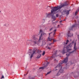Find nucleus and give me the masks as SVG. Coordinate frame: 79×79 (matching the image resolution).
I'll list each match as a JSON object with an SVG mask.
<instances>
[{
  "mask_svg": "<svg viewBox=\"0 0 79 79\" xmlns=\"http://www.w3.org/2000/svg\"><path fill=\"white\" fill-rule=\"evenodd\" d=\"M56 17H58V14H56Z\"/></svg>",
  "mask_w": 79,
  "mask_h": 79,
  "instance_id": "obj_26",
  "label": "nucleus"
},
{
  "mask_svg": "<svg viewBox=\"0 0 79 79\" xmlns=\"http://www.w3.org/2000/svg\"><path fill=\"white\" fill-rule=\"evenodd\" d=\"M60 27V25H58L57 26V28H59Z\"/></svg>",
  "mask_w": 79,
  "mask_h": 79,
  "instance_id": "obj_28",
  "label": "nucleus"
},
{
  "mask_svg": "<svg viewBox=\"0 0 79 79\" xmlns=\"http://www.w3.org/2000/svg\"><path fill=\"white\" fill-rule=\"evenodd\" d=\"M48 48L49 49V50H51V49H52V48H50L49 47H48Z\"/></svg>",
  "mask_w": 79,
  "mask_h": 79,
  "instance_id": "obj_25",
  "label": "nucleus"
},
{
  "mask_svg": "<svg viewBox=\"0 0 79 79\" xmlns=\"http://www.w3.org/2000/svg\"><path fill=\"white\" fill-rule=\"evenodd\" d=\"M74 42V41L72 42V43H73Z\"/></svg>",
  "mask_w": 79,
  "mask_h": 79,
  "instance_id": "obj_43",
  "label": "nucleus"
},
{
  "mask_svg": "<svg viewBox=\"0 0 79 79\" xmlns=\"http://www.w3.org/2000/svg\"><path fill=\"white\" fill-rule=\"evenodd\" d=\"M47 68L46 66H44L42 67H40L39 68V69H45Z\"/></svg>",
  "mask_w": 79,
  "mask_h": 79,
  "instance_id": "obj_10",
  "label": "nucleus"
},
{
  "mask_svg": "<svg viewBox=\"0 0 79 79\" xmlns=\"http://www.w3.org/2000/svg\"><path fill=\"white\" fill-rule=\"evenodd\" d=\"M71 43L69 45L67 46V47L64 48L63 50H62V52L63 54H64L65 53H67L69 51L72 50V49H69V48H72V46Z\"/></svg>",
  "mask_w": 79,
  "mask_h": 79,
  "instance_id": "obj_3",
  "label": "nucleus"
},
{
  "mask_svg": "<svg viewBox=\"0 0 79 79\" xmlns=\"http://www.w3.org/2000/svg\"><path fill=\"white\" fill-rule=\"evenodd\" d=\"M57 70H58V69H56L55 70V71H56Z\"/></svg>",
  "mask_w": 79,
  "mask_h": 79,
  "instance_id": "obj_42",
  "label": "nucleus"
},
{
  "mask_svg": "<svg viewBox=\"0 0 79 79\" xmlns=\"http://www.w3.org/2000/svg\"><path fill=\"white\" fill-rule=\"evenodd\" d=\"M2 79H5V77H4V76L3 75H2L1 77Z\"/></svg>",
  "mask_w": 79,
  "mask_h": 79,
  "instance_id": "obj_22",
  "label": "nucleus"
},
{
  "mask_svg": "<svg viewBox=\"0 0 79 79\" xmlns=\"http://www.w3.org/2000/svg\"><path fill=\"white\" fill-rule=\"evenodd\" d=\"M50 72H48L46 74V75H47L48 74H50Z\"/></svg>",
  "mask_w": 79,
  "mask_h": 79,
  "instance_id": "obj_24",
  "label": "nucleus"
},
{
  "mask_svg": "<svg viewBox=\"0 0 79 79\" xmlns=\"http://www.w3.org/2000/svg\"><path fill=\"white\" fill-rule=\"evenodd\" d=\"M53 24H55V22H53Z\"/></svg>",
  "mask_w": 79,
  "mask_h": 79,
  "instance_id": "obj_40",
  "label": "nucleus"
},
{
  "mask_svg": "<svg viewBox=\"0 0 79 79\" xmlns=\"http://www.w3.org/2000/svg\"><path fill=\"white\" fill-rule=\"evenodd\" d=\"M29 79H33V78L32 77L31 78H29Z\"/></svg>",
  "mask_w": 79,
  "mask_h": 79,
  "instance_id": "obj_32",
  "label": "nucleus"
},
{
  "mask_svg": "<svg viewBox=\"0 0 79 79\" xmlns=\"http://www.w3.org/2000/svg\"><path fill=\"white\" fill-rule=\"evenodd\" d=\"M69 56H67V57H65L63 60L61 61L60 63L59 64V67L61 68V65L62 64L64 63H67L68 60V57Z\"/></svg>",
  "mask_w": 79,
  "mask_h": 79,
  "instance_id": "obj_4",
  "label": "nucleus"
},
{
  "mask_svg": "<svg viewBox=\"0 0 79 79\" xmlns=\"http://www.w3.org/2000/svg\"><path fill=\"white\" fill-rule=\"evenodd\" d=\"M55 54H53L52 56V58H55Z\"/></svg>",
  "mask_w": 79,
  "mask_h": 79,
  "instance_id": "obj_15",
  "label": "nucleus"
},
{
  "mask_svg": "<svg viewBox=\"0 0 79 79\" xmlns=\"http://www.w3.org/2000/svg\"><path fill=\"white\" fill-rule=\"evenodd\" d=\"M30 41H31V40H29V41H28V42H30Z\"/></svg>",
  "mask_w": 79,
  "mask_h": 79,
  "instance_id": "obj_39",
  "label": "nucleus"
},
{
  "mask_svg": "<svg viewBox=\"0 0 79 79\" xmlns=\"http://www.w3.org/2000/svg\"><path fill=\"white\" fill-rule=\"evenodd\" d=\"M40 34H41L40 35V36L39 39H38L37 38L35 37V36L34 35L32 38L33 39V40L31 41V42L34 44L35 45V44H40V40H42L41 38L42 37V35H43V31H42V30L40 29Z\"/></svg>",
  "mask_w": 79,
  "mask_h": 79,
  "instance_id": "obj_2",
  "label": "nucleus"
},
{
  "mask_svg": "<svg viewBox=\"0 0 79 79\" xmlns=\"http://www.w3.org/2000/svg\"><path fill=\"white\" fill-rule=\"evenodd\" d=\"M52 19H54L55 18H56V17H55V16L52 15Z\"/></svg>",
  "mask_w": 79,
  "mask_h": 79,
  "instance_id": "obj_18",
  "label": "nucleus"
},
{
  "mask_svg": "<svg viewBox=\"0 0 79 79\" xmlns=\"http://www.w3.org/2000/svg\"><path fill=\"white\" fill-rule=\"evenodd\" d=\"M0 13H1V11H0Z\"/></svg>",
  "mask_w": 79,
  "mask_h": 79,
  "instance_id": "obj_44",
  "label": "nucleus"
},
{
  "mask_svg": "<svg viewBox=\"0 0 79 79\" xmlns=\"http://www.w3.org/2000/svg\"><path fill=\"white\" fill-rule=\"evenodd\" d=\"M55 19H56V18L53 19V21H55Z\"/></svg>",
  "mask_w": 79,
  "mask_h": 79,
  "instance_id": "obj_33",
  "label": "nucleus"
},
{
  "mask_svg": "<svg viewBox=\"0 0 79 79\" xmlns=\"http://www.w3.org/2000/svg\"><path fill=\"white\" fill-rule=\"evenodd\" d=\"M53 42L54 43V42H56V40H55L53 39Z\"/></svg>",
  "mask_w": 79,
  "mask_h": 79,
  "instance_id": "obj_30",
  "label": "nucleus"
},
{
  "mask_svg": "<svg viewBox=\"0 0 79 79\" xmlns=\"http://www.w3.org/2000/svg\"><path fill=\"white\" fill-rule=\"evenodd\" d=\"M43 34L44 35H46V33H44Z\"/></svg>",
  "mask_w": 79,
  "mask_h": 79,
  "instance_id": "obj_34",
  "label": "nucleus"
},
{
  "mask_svg": "<svg viewBox=\"0 0 79 79\" xmlns=\"http://www.w3.org/2000/svg\"><path fill=\"white\" fill-rule=\"evenodd\" d=\"M62 21H63L61 20V21H60V23H61V22H62Z\"/></svg>",
  "mask_w": 79,
  "mask_h": 79,
  "instance_id": "obj_37",
  "label": "nucleus"
},
{
  "mask_svg": "<svg viewBox=\"0 0 79 79\" xmlns=\"http://www.w3.org/2000/svg\"><path fill=\"white\" fill-rule=\"evenodd\" d=\"M45 54V51H44L42 53V55L44 56Z\"/></svg>",
  "mask_w": 79,
  "mask_h": 79,
  "instance_id": "obj_19",
  "label": "nucleus"
},
{
  "mask_svg": "<svg viewBox=\"0 0 79 79\" xmlns=\"http://www.w3.org/2000/svg\"><path fill=\"white\" fill-rule=\"evenodd\" d=\"M56 29L54 30L53 31V32L56 33Z\"/></svg>",
  "mask_w": 79,
  "mask_h": 79,
  "instance_id": "obj_23",
  "label": "nucleus"
},
{
  "mask_svg": "<svg viewBox=\"0 0 79 79\" xmlns=\"http://www.w3.org/2000/svg\"><path fill=\"white\" fill-rule=\"evenodd\" d=\"M68 42H69V40H67L66 43V45H67V44H68Z\"/></svg>",
  "mask_w": 79,
  "mask_h": 79,
  "instance_id": "obj_20",
  "label": "nucleus"
},
{
  "mask_svg": "<svg viewBox=\"0 0 79 79\" xmlns=\"http://www.w3.org/2000/svg\"><path fill=\"white\" fill-rule=\"evenodd\" d=\"M54 61H58V60H57L56 59H55Z\"/></svg>",
  "mask_w": 79,
  "mask_h": 79,
  "instance_id": "obj_27",
  "label": "nucleus"
},
{
  "mask_svg": "<svg viewBox=\"0 0 79 79\" xmlns=\"http://www.w3.org/2000/svg\"><path fill=\"white\" fill-rule=\"evenodd\" d=\"M64 21H66V19H64Z\"/></svg>",
  "mask_w": 79,
  "mask_h": 79,
  "instance_id": "obj_41",
  "label": "nucleus"
},
{
  "mask_svg": "<svg viewBox=\"0 0 79 79\" xmlns=\"http://www.w3.org/2000/svg\"><path fill=\"white\" fill-rule=\"evenodd\" d=\"M55 68H58L59 69H60V70L58 72V73L57 74L56 76H59L60 74H58V73H63V71H64V70L61 69H62V66H61V68H60V67H59V64H58V65Z\"/></svg>",
  "mask_w": 79,
  "mask_h": 79,
  "instance_id": "obj_6",
  "label": "nucleus"
},
{
  "mask_svg": "<svg viewBox=\"0 0 79 79\" xmlns=\"http://www.w3.org/2000/svg\"><path fill=\"white\" fill-rule=\"evenodd\" d=\"M33 56H34V54H32L30 56V58L31 59V58H32V57H33Z\"/></svg>",
  "mask_w": 79,
  "mask_h": 79,
  "instance_id": "obj_17",
  "label": "nucleus"
},
{
  "mask_svg": "<svg viewBox=\"0 0 79 79\" xmlns=\"http://www.w3.org/2000/svg\"><path fill=\"white\" fill-rule=\"evenodd\" d=\"M41 54H39L37 56V57H36V58H37L38 59H39V58H40V57H41Z\"/></svg>",
  "mask_w": 79,
  "mask_h": 79,
  "instance_id": "obj_13",
  "label": "nucleus"
},
{
  "mask_svg": "<svg viewBox=\"0 0 79 79\" xmlns=\"http://www.w3.org/2000/svg\"><path fill=\"white\" fill-rule=\"evenodd\" d=\"M51 33H49V37H50V34H51Z\"/></svg>",
  "mask_w": 79,
  "mask_h": 79,
  "instance_id": "obj_35",
  "label": "nucleus"
},
{
  "mask_svg": "<svg viewBox=\"0 0 79 79\" xmlns=\"http://www.w3.org/2000/svg\"><path fill=\"white\" fill-rule=\"evenodd\" d=\"M4 26H6V27H9V24L7 23L5 24L4 25Z\"/></svg>",
  "mask_w": 79,
  "mask_h": 79,
  "instance_id": "obj_12",
  "label": "nucleus"
},
{
  "mask_svg": "<svg viewBox=\"0 0 79 79\" xmlns=\"http://www.w3.org/2000/svg\"><path fill=\"white\" fill-rule=\"evenodd\" d=\"M67 35L68 37H73V33H70V31H69L68 32V33L67 34Z\"/></svg>",
  "mask_w": 79,
  "mask_h": 79,
  "instance_id": "obj_8",
  "label": "nucleus"
},
{
  "mask_svg": "<svg viewBox=\"0 0 79 79\" xmlns=\"http://www.w3.org/2000/svg\"><path fill=\"white\" fill-rule=\"evenodd\" d=\"M52 39L51 38H50V37H49L48 38V40L49 41H50L51 42H52Z\"/></svg>",
  "mask_w": 79,
  "mask_h": 79,
  "instance_id": "obj_14",
  "label": "nucleus"
},
{
  "mask_svg": "<svg viewBox=\"0 0 79 79\" xmlns=\"http://www.w3.org/2000/svg\"><path fill=\"white\" fill-rule=\"evenodd\" d=\"M54 43H51L49 44V45H51L52 44H53Z\"/></svg>",
  "mask_w": 79,
  "mask_h": 79,
  "instance_id": "obj_21",
  "label": "nucleus"
},
{
  "mask_svg": "<svg viewBox=\"0 0 79 79\" xmlns=\"http://www.w3.org/2000/svg\"><path fill=\"white\" fill-rule=\"evenodd\" d=\"M63 13H64V14L69 15V10H67L65 9L63 10Z\"/></svg>",
  "mask_w": 79,
  "mask_h": 79,
  "instance_id": "obj_7",
  "label": "nucleus"
},
{
  "mask_svg": "<svg viewBox=\"0 0 79 79\" xmlns=\"http://www.w3.org/2000/svg\"><path fill=\"white\" fill-rule=\"evenodd\" d=\"M36 50H35L33 52V53H32V54H33V55H34V54H35V52H36Z\"/></svg>",
  "mask_w": 79,
  "mask_h": 79,
  "instance_id": "obj_16",
  "label": "nucleus"
},
{
  "mask_svg": "<svg viewBox=\"0 0 79 79\" xmlns=\"http://www.w3.org/2000/svg\"><path fill=\"white\" fill-rule=\"evenodd\" d=\"M55 33H56V32H54V33L53 34V35H55Z\"/></svg>",
  "mask_w": 79,
  "mask_h": 79,
  "instance_id": "obj_31",
  "label": "nucleus"
},
{
  "mask_svg": "<svg viewBox=\"0 0 79 79\" xmlns=\"http://www.w3.org/2000/svg\"><path fill=\"white\" fill-rule=\"evenodd\" d=\"M76 26V24L75 25H73L72 27H71L70 28H69V30H73V27H75Z\"/></svg>",
  "mask_w": 79,
  "mask_h": 79,
  "instance_id": "obj_9",
  "label": "nucleus"
},
{
  "mask_svg": "<svg viewBox=\"0 0 79 79\" xmlns=\"http://www.w3.org/2000/svg\"><path fill=\"white\" fill-rule=\"evenodd\" d=\"M29 55H30V54H29Z\"/></svg>",
  "mask_w": 79,
  "mask_h": 79,
  "instance_id": "obj_45",
  "label": "nucleus"
},
{
  "mask_svg": "<svg viewBox=\"0 0 79 79\" xmlns=\"http://www.w3.org/2000/svg\"><path fill=\"white\" fill-rule=\"evenodd\" d=\"M78 11H79V7H78L77 10L76 12H75V15H77V14Z\"/></svg>",
  "mask_w": 79,
  "mask_h": 79,
  "instance_id": "obj_11",
  "label": "nucleus"
},
{
  "mask_svg": "<svg viewBox=\"0 0 79 79\" xmlns=\"http://www.w3.org/2000/svg\"><path fill=\"white\" fill-rule=\"evenodd\" d=\"M52 29H53V28H50L49 30V31H52Z\"/></svg>",
  "mask_w": 79,
  "mask_h": 79,
  "instance_id": "obj_29",
  "label": "nucleus"
},
{
  "mask_svg": "<svg viewBox=\"0 0 79 79\" xmlns=\"http://www.w3.org/2000/svg\"><path fill=\"white\" fill-rule=\"evenodd\" d=\"M27 73L26 74H24V76H26V75H27Z\"/></svg>",
  "mask_w": 79,
  "mask_h": 79,
  "instance_id": "obj_38",
  "label": "nucleus"
},
{
  "mask_svg": "<svg viewBox=\"0 0 79 79\" xmlns=\"http://www.w3.org/2000/svg\"><path fill=\"white\" fill-rule=\"evenodd\" d=\"M55 23H58V21H56Z\"/></svg>",
  "mask_w": 79,
  "mask_h": 79,
  "instance_id": "obj_36",
  "label": "nucleus"
},
{
  "mask_svg": "<svg viewBox=\"0 0 79 79\" xmlns=\"http://www.w3.org/2000/svg\"><path fill=\"white\" fill-rule=\"evenodd\" d=\"M76 43L75 42L74 44V47L73 48L74 50H73V51H71V52H69V54L67 53L66 54L67 56H69L70 54H71V53H74V52H75L77 50V48H76Z\"/></svg>",
  "mask_w": 79,
  "mask_h": 79,
  "instance_id": "obj_5",
  "label": "nucleus"
},
{
  "mask_svg": "<svg viewBox=\"0 0 79 79\" xmlns=\"http://www.w3.org/2000/svg\"><path fill=\"white\" fill-rule=\"evenodd\" d=\"M68 5V3L67 2H65L61 4L60 6H57L55 7H51V8L52 10H51V13L48 14L47 15V17H48L49 16L52 15L54 12L56 11L57 10H60L62 8H64L65 6H67Z\"/></svg>",
  "mask_w": 79,
  "mask_h": 79,
  "instance_id": "obj_1",
  "label": "nucleus"
}]
</instances>
